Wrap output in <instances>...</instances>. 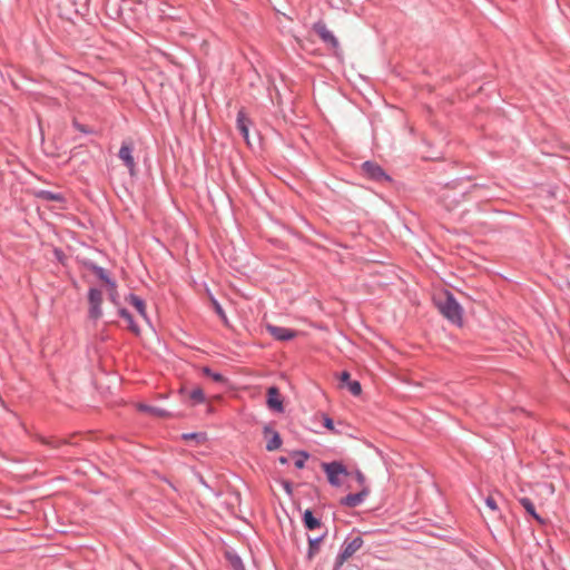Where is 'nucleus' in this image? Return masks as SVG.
<instances>
[{
	"mask_svg": "<svg viewBox=\"0 0 570 570\" xmlns=\"http://www.w3.org/2000/svg\"><path fill=\"white\" fill-rule=\"evenodd\" d=\"M440 313L452 324L461 326L463 323V309L450 291L444 292V297L439 299Z\"/></svg>",
	"mask_w": 570,
	"mask_h": 570,
	"instance_id": "1",
	"label": "nucleus"
},
{
	"mask_svg": "<svg viewBox=\"0 0 570 570\" xmlns=\"http://www.w3.org/2000/svg\"><path fill=\"white\" fill-rule=\"evenodd\" d=\"M364 544V540L361 535L354 538H346L341 547V551L335 558L333 570H341L344 562L350 559L357 550Z\"/></svg>",
	"mask_w": 570,
	"mask_h": 570,
	"instance_id": "2",
	"label": "nucleus"
},
{
	"mask_svg": "<svg viewBox=\"0 0 570 570\" xmlns=\"http://www.w3.org/2000/svg\"><path fill=\"white\" fill-rule=\"evenodd\" d=\"M312 30L320 37L322 42L333 51L334 56H341V46L337 38L330 31L323 20L313 23Z\"/></svg>",
	"mask_w": 570,
	"mask_h": 570,
	"instance_id": "3",
	"label": "nucleus"
},
{
	"mask_svg": "<svg viewBox=\"0 0 570 570\" xmlns=\"http://www.w3.org/2000/svg\"><path fill=\"white\" fill-rule=\"evenodd\" d=\"M322 469L332 487L340 488L343 484L341 476H348L347 468L341 461L323 462Z\"/></svg>",
	"mask_w": 570,
	"mask_h": 570,
	"instance_id": "4",
	"label": "nucleus"
},
{
	"mask_svg": "<svg viewBox=\"0 0 570 570\" xmlns=\"http://www.w3.org/2000/svg\"><path fill=\"white\" fill-rule=\"evenodd\" d=\"M362 174L375 183H391L392 177L377 163L366 160L361 165Z\"/></svg>",
	"mask_w": 570,
	"mask_h": 570,
	"instance_id": "5",
	"label": "nucleus"
},
{
	"mask_svg": "<svg viewBox=\"0 0 570 570\" xmlns=\"http://www.w3.org/2000/svg\"><path fill=\"white\" fill-rule=\"evenodd\" d=\"M88 316L92 321H97L101 317V303H102V292L99 288L90 287L88 291Z\"/></svg>",
	"mask_w": 570,
	"mask_h": 570,
	"instance_id": "6",
	"label": "nucleus"
},
{
	"mask_svg": "<svg viewBox=\"0 0 570 570\" xmlns=\"http://www.w3.org/2000/svg\"><path fill=\"white\" fill-rule=\"evenodd\" d=\"M134 144L132 141H122L118 153V157L122 160L124 165L128 168L131 176L136 173V163L132 156Z\"/></svg>",
	"mask_w": 570,
	"mask_h": 570,
	"instance_id": "7",
	"label": "nucleus"
},
{
	"mask_svg": "<svg viewBox=\"0 0 570 570\" xmlns=\"http://www.w3.org/2000/svg\"><path fill=\"white\" fill-rule=\"evenodd\" d=\"M370 489L367 487H363L360 492L348 493L340 500V504L347 508H355L360 505L365 498L368 495Z\"/></svg>",
	"mask_w": 570,
	"mask_h": 570,
	"instance_id": "8",
	"label": "nucleus"
},
{
	"mask_svg": "<svg viewBox=\"0 0 570 570\" xmlns=\"http://www.w3.org/2000/svg\"><path fill=\"white\" fill-rule=\"evenodd\" d=\"M266 403L271 410H273L277 413L284 412L283 399L281 396V393H279V390L277 386L268 387Z\"/></svg>",
	"mask_w": 570,
	"mask_h": 570,
	"instance_id": "9",
	"label": "nucleus"
},
{
	"mask_svg": "<svg viewBox=\"0 0 570 570\" xmlns=\"http://www.w3.org/2000/svg\"><path fill=\"white\" fill-rule=\"evenodd\" d=\"M263 434L267 440L266 450L275 451L282 445V438L277 431H275L269 424L264 425Z\"/></svg>",
	"mask_w": 570,
	"mask_h": 570,
	"instance_id": "10",
	"label": "nucleus"
},
{
	"mask_svg": "<svg viewBox=\"0 0 570 570\" xmlns=\"http://www.w3.org/2000/svg\"><path fill=\"white\" fill-rule=\"evenodd\" d=\"M266 330L275 340L282 342L289 341L296 336V332L294 330L283 326L268 324Z\"/></svg>",
	"mask_w": 570,
	"mask_h": 570,
	"instance_id": "11",
	"label": "nucleus"
},
{
	"mask_svg": "<svg viewBox=\"0 0 570 570\" xmlns=\"http://www.w3.org/2000/svg\"><path fill=\"white\" fill-rule=\"evenodd\" d=\"M87 267L100 279L104 283H106L108 285V287H110L112 291H115L117 288V285H116V282L109 276V274L107 273V271L101 267V266H98L96 265L95 263H89L87 264Z\"/></svg>",
	"mask_w": 570,
	"mask_h": 570,
	"instance_id": "12",
	"label": "nucleus"
},
{
	"mask_svg": "<svg viewBox=\"0 0 570 570\" xmlns=\"http://www.w3.org/2000/svg\"><path fill=\"white\" fill-rule=\"evenodd\" d=\"M340 381L346 385L352 395L357 396L362 393V386L358 381L351 380V374L347 371H343L340 374Z\"/></svg>",
	"mask_w": 570,
	"mask_h": 570,
	"instance_id": "13",
	"label": "nucleus"
},
{
	"mask_svg": "<svg viewBox=\"0 0 570 570\" xmlns=\"http://www.w3.org/2000/svg\"><path fill=\"white\" fill-rule=\"evenodd\" d=\"M327 532H324L320 537L311 538L308 537V549L306 552V559L312 561L314 557L320 552V546L324 541Z\"/></svg>",
	"mask_w": 570,
	"mask_h": 570,
	"instance_id": "14",
	"label": "nucleus"
},
{
	"mask_svg": "<svg viewBox=\"0 0 570 570\" xmlns=\"http://www.w3.org/2000/svg\"><path fill=\"white\" fill-rule=\"evenodd\" d=\"M236 125L243 138L248 142V127L250 125V119L246 116L244 110H239L237 112Z\"/></svg>",
	"mask_w": 570,
	"mask_h": 570,
	"instance_id": "15",
	"label": "nucleus"
},
{
	"mask_svg": "<svg viewBox=\"0 0 570 570\" xmlns=\"http://www.w3.org/2000/svg\"><path fill=\"white\" fill-rule=\"evenodd\" d=\"M126 302L130 305H132L138 314L144 317L145 320H147V311H146V303L145 301L139 297L138 295L134 294V293H130L127 297H126Z\"/></svg>",
	"mask_w": 570,
	"mask_h": 570,
	"instance_id": "16",
	"label": "nucleus"
},
{
	"mask_svg": "<svg viewBox=\"0 0 570 570\" xmlns=\"http://www.w3.org/2000/svg\"><path fill=\"white\" fill-rule=\"evenodd\" d=\"M519 503L524 508L527 513H529L537 522H539L540 524L546 523L544 519L537 513L535 507H534L533 502L531 501V499H529L527 497L520 498Z\"/></svg>",
	"mask_w": 570,
	"mask_h": 570,
	"instance_id": "17",
	"label": "nucleus"
},
{
	"mask_svg": "<svg viewBox=\"0 0 570 570\" xmlns=\"http://www.w3.org/2000/svg\"><path fill=\"white\" fill-rule=\"evenodd\" d=\"M36 197L38 199L45 200V202H57V203H65L66 198L63 194L61 193H53L51 190L41 189L36 193Z\"/></svg>",
	"mask_w": 570,
	"mask_h": 570,
	"instance_id": "18",
	"label": "nucleus"
},
{
	"mask_svg": "<svg viewBox=\"0 0 570 570\" xmlns=\"http://www.w3.org/2000/svg\"><path fill=\"white\" fill-rule=\"evenodd\" d=\"M118 314H119V316L121 318H124L127 322L128 330L130 332H132L134 334L139 335L140 328L137 325V323L135 322L134 316L131 315V313L127 308L121 307V308H119Z\"/></svg>",
	"mask_w": 570,
	"mask_h": 570,
	"instance_id": "19",
	"label": "nucleus"
},
{
	"mask_svg": "<svg viewBox=\"0 0 570 570\" xmlns=\"http://www.w3.org/2000/svg\"><path fill=\"white\" fill-rule=\"evenodd\" d=\"M137 407L139 411L150 413L157 417H171L173 416V414L169 411H166L161 407L147 405L144 403H139Z\"/></svg>",
	"mask_w": 570,
	"mask_h": 570,
	"instance_id": "20",
	"label": "nucleus"
},
{
	"mask_svg": "<svg viewBox=\"0 0 570 570\" xmlns=\"http://www.w3.org/2000/svg\"><path fill=\"white\" fill-rule=\"evenodd\" d=\"M303 524L307 530H314L321 527L322 522L316 518L312 510L307 509L303 513Z\"/></svg>",
	"mask_w": 570,
	"mask_h": 570,
	"instance_id": "21",
	"label": "nucleus"
},
{
	"mask_svg": "<svg viewBox=\"0 0 570 570\" xmlns=\"http://www.w3.org/2000/svg\"><path fill=\"white\" fill-rule=\"evenodd\" d=\"M225 557L233 570H245L244 563L237 553L226 551Z\"/></svg>",
	"mask_w": 570,
	"mask_h": 570,
	"instance_id": "22",
	"label": "nucleus"
},
{
	"mask_svg": "<svg viewBox=\"0 0 570 570\" xmlns=\"http://www.w3.org/2000/svg\"><path fill=\"white\" fill-rule=\"evenodd\" d=\"M184 441H194L196 444H203L207 441V434L205 432H190L181 434Z\"/></svg>",
	"mask_w": 570,
	"mask_h": 570,
	"instance_id": "23",
	"label": "nucleus"
},
{
	"mask_svg": "<svg viewBox=\"0 0 570 570\" xmlns=\"http://www.w3.org/2000/svg\"><path fill=\"white\" fill-rule=\"evenodd\" d=\"M202 371L205 376L212 379L216 383L225 384L227 382V379L223 374L214 372L208 366H204Z\"/></svg>",
	"mask_w": 570,
	"mask_h": 570,
	"instance_id": "24",
	"label": "nucleus"
},
{
	"mask_svg": "<svg viewBox=\"0 0 570 570\" xmlns=\"http://www.w3.org/2000/svg\"><path fill=\"white\" fill-rule=\"evenodd\" d=\"M189 400L193 402V405L195 404H202L205 402V393L203 389L196 387L189 392Z\"/></svg>",
	"mask_w": 570,
	"mask_h": 570,
	"instance_id": "25",
	"label": "nucleus"
},
{
	"mask_svg": "<svg viewBox=\"0 0 570 570\" xmlns=\"http://www.w3.org/2000/svg\"><path fill=\"white\" fill-rule=\"evenodd\" d=\"M40 442L47 446L57 449L63 444H68V441L66 439H56V438H45L41 436Z\"/></svg>",
	"mask_w": 570,
	"mask_h": 570,
	"instance_id": "26",
	"label": "nucleus"
},
{
	"mask_svg": "<svg viewBox=\"0 0 570 570\" xmlns=\"http://www.w3.org/2000/svg\"><path fill=\"white\" fill-rule=\"evenodd\" d=\"M294 454L296 456V460H295V463H294L295 468L296 469H303L304 465H305V461L307 460L309 454L306 451H297Z\"/></svg>",
	"mask_w": 570,
	"mask_h": 570,
	"instance_id": "27",
	"label": "nucleus"
},
{
	"mask_svg": "<svg viewBox=\"0 0 570 570\" xmlns=\"http://www.w3.org/2000/svg\"><path fill=\"white\" fill-rule=\"evenodd\" d=\"M72 126L76 130H78L79 132L85 134V135H90V134L95 132V130L92 128L77 121L76 119L72 121Z\"/></svg>",
	"mask_w": 570,
	"mask_h": 570,
	"instance_id": "28",
	"label": "nucleus"
},
{
	"mask_svg": "<svg viewBox=\"0 0 570 570\" xmlns=\"http://www.w3.org/2000/svg\"><path fill=\"white\" fill-rule=\"evenodd\" d=\"M485 504L489 509H491L492 511H498L499 508H498V504H497V501L494 500L493 497L489 495L487 499H485Z\"/></svg>",
	"mask_w": 570,
	"mask_h": 570,
	"instance_id": "29",
	"label": "nucleus"
},
{
	"mask_svg": "<svg viewBox=\"0 0 570 570\" xmlns=\"http://www.w3.org/2000/svg\"><path fill=\"white\" fill-rule=\"evenodd\" d=\"M323 425L330 430L334 431V421L326 414L323 415Z\"/></svg>",
	"mask_w": 570,
	"mask_h": 570,
	"instance_id": "30",
	"label": "nucleus"
},
{
	"mask_svg": "<svg viewBox=\"0 0 570 570\" xmlns=\"http://www.w3.org/2000/svg\"><path fill=\"white\" fill-rule=\"evenodd\" d=\"M213 305H214V308H215V312L217 313V315H219L223 320H226V314H225L222 305L215 299H213Z\"/></svg>",
	"mask_w": 570,
	"mask_h": 570,
	"instance_id": "31",
	"label": "nucleus"
},
{
	"mask_svg": "<svg viewBox=\"0 0 570 570\" xmlns=\"http://www.w3.org/2000/svg\"><path fill=\"white\" fill-rule=\"evenodd\" d=\"M355 478H356V481L362 485V488L366 487L365 485V476L360 470L356 471Z\"/></svg>",
	"mask_w": 570,
	"mask_h": 570,
	"instance_id": "32",
	"label": "nucleus"
},
{
	"mask_svg": "<svg viewBox=\"0 0 570 570\" xmlns=\"http://www.w3.org/2000/svg\"><path fill=\"white\" fill-rule=\"evenodd\" d=\"M283 485H284V489L286 490V492L288 494H291L292 493V484H291V482L289 481H284Z\"/></svg>",
	"mask_w": 570,
	"mask_h": 570,
	"instance_id": "33",
	"label": "nucleus"
},
{
	"mask_svg": "<svg viewBox=\"0 0 570 570\" xmlns=\"http://www.w3.org/2000/svg\"><path fill=\"white\" fill-rule=\"evenodd\" d=\"M109 296H110V299L116 303V295H117V291H112L110 287H109Z\"/></svg>",
	"mask_w": 570,
	"mask_h": 570,
	"instance_id": "34",
	"label": "nucleus"
},
{
	"mask_svg": "<svg viewBox=\"0 0 570 570\" xmlns=\"http://www.w3.org/2000/svg\"><path fill=\"white\" fill-rule=\"evenodd\" d=\"M278 461L281 464H288V459L286 456H281Z\"/></svg>",
	"mask_w": 570,
	"mask_h": 570,
	"instance_id": "35",
	"label": "nucleus"
},
{
	"mask_svg": "<svg viewBox=\"0 0 570 570\" xmlns=\"http://www.w3.org/2000/svg\"><path fill=\"white\" fill-rule=\"evenodd\" d=\"M55 254L58 258H60L63 255L61 249H55Z\"/></svg>",
	"mask_w": 570,
	"mask_h": 570,
	"instance_id": "36",
	"label": "nucleus"
}]
</instances>
